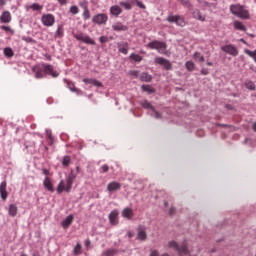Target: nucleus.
<instances>
[{
	"instance_id": "1",
	"label": "nucleus",
	"mask_w": 256,
	"mask_h": 256,
	"mask_svg": "<svg viewBox=\"0 0 256 256\" xmlns=\"http://www.w3.org/2000/svg\"><path fill=\"white\" fill-rule=\"evenodd\" d=\"M230 12L232 15L239 17V19H250L249 10L245 9V6L240 4L230 5Z\"/></svg>"
},
{
	"instance_id": "2",
	"label": "nucleus",
	"mask_w": 256,
	"mask_h": 256,
	"mask_svg": "<svg viewBox=\"0 0 256 256\" xmlns=\"http://www.w3.org/2000/svg\"><path fill=\"white\" fill-rule=\"evenodd\" d=\"M168 247H169V249H173L174 251H177L179 256H184V255L190 254L186 241H184L181 244V246H179V244L175 240H172V241L168 242Z\"/></svg>"
},
{
	"instance_id": "3",
	"label": "nucleus",
	"mask_w": 256,
	"mask_h": 256,
	"mask_svg": "<svg viewBox=\"0 0 256 256\" xmlns=\"http://www.w3.org/2000/svg\"><path fill=\"white\" fill-rule=\"evenodd\" d=\"M147 47H149V49H155L161 55H167V43L163 41L154 40L148 43Z\"/></svg>"
},
{
	"instance_id": "4",
	"label": "nucleus",
	"mask_w": 256,
	"mask_h": 256,
	"mask_svg": "<svg viewBox=\"0 0 256 256\" xmlns=\"http://www.w3.org/2000/svg\"><path fill=\"white\" fill-rule=\"evenodd\" d=\"M73 37L77 41H82V43H85L86 45H95V40H93L91 37H89V35H86L83 32L74 33Z\"/></svg>"
},
{
	"instance_id": "5",
	"label": "nucleus",
	"mask_w": 256,
	"mask_h": 256,
	"mask_svg": "<svg viewBox=\"0 0 256 256\" xmlns=\"http://www.w3.org/2000/svg\"><path fill=\"white\" fill-rule=\"evenodd\" d=\"M166 21H168V23H176L178 27H185V25H187L185 19L179 15H169Z\"/></svg>"
},
{
	"instance_id": "6",
	"label": "nucleus",
	"mask_w": 256,
	"mask_h": 256,
	"mask_svg": "<svg viewBox=\"0 0 256 256\" xmlns=\"http://www.w3.org/2000/svg\"><path fill=\"white\" fill-rule=\"evenodd\" d=\"M41 23L44 27H53L55 25V15L53 14H44L41 17Z\"/></svg>"
},
{
	"instance_id": "7",
	"label": "nucleus",
	"mask_w": 256,
	"mask_h": 256,
	"mask_svg": "<svg viewBox=\"0 0 256 256\" xmlns=\"http://www.w3.org/2000/svg\"><path fill=\"white\" fill-rule=\"evenodd\" d=\"M92 21L96 25H105L109 21V16L105 13L96 14L93 16Z\"/></svg>"
},
{
	"instance_id": "8",
	"label": "nucleus",
	"mask_w": 256,
	"mask_h": 256,
	"mask_svg": "<svg viewBox=\"0 0 256 256\" xmlns=\"http://www.w3.org/2000/svg\"><path fill=\"white\" fill-rule=\"evenodd\" d=\"M221 51H224V53H227L228 55H232V57H237V55H239V50L237 47L231 44L222 46Z\"/></svg>"
},
{
	"instance_id": "9",
	"label": "nucleus",
	"mask_w": 256,
	"mask_h": 256,
	"mask_svg": "<svg viewBox=\"0 0 256 256\" xmlns=\"http://www.w3.org/2000/svg\"><path fill=\"white\" fill-rule=\"evenodd\" d=\"M155 63H158V65L164 66L166 71H171L173 69V64L171 62L163 57H157L155 58Z\"/></svg>"
},
{
	"instance_id": "10",
	"label": "nucleus",
	"mask_w": 256,
	"mask_h": 256,
	"mask_svg": "<svg viewBox=\"0 0 256 256\" xmlns=\"http://www.w3.org/2000/svg\"><path fill=\"white\" fill-rule=\"evenodd\" d=\"M44 65V72L45 75H51V77H59V72L53 68V65L51 64H43Z\"/></svg>"
},
{
	"instance_id": "11",
	"label": "nucleus",
	"mask_w": 256,
	"mask_h": 256,
	"mask_svg": "<svg viewBox=\"0 0 256 256\" xmlns=\"http://www.w3.org/2000/svg\"><path fill=\"white\" fill-rule=\"evenodd\" d=\"M33 73H35L36 79H43L45 77V67L44 64L42 66H35L32 69Z\"/></svg>"
},
{
	"instance_id": "12",
	"label": "nucleus",
	"mask_w": 256,
	"mask_h": 256,
	"mask_svg": "<svg viewBox=\"0 0 256 256\" xmlns=\"http://www.w3.org/2000/svg\"><path fill=\"white\" fill-rule=\"evenodd\" d=\"M0 197L3 201L7 200V197H9V194L7 193V182L3 181L0 184Z\"/></svg>"
},
{
	"instance_id": "13",
	"label": "nucleus",
	"mask_w": 256,
	"mask_h": 256,
	"mask_svg": "<svg viewBox=\"0 0 256 256\" xmlns=\"http://www.w3.org/2000/svg\"><path fill=\"white\" fill-rule=\"evenodd\" d=\"M119 189H121V183H119L117 181H112V182L108 183V185H107V191H109V193L119 191Z\"/></svg>"
},
{
	"instance_id": "14",
	"label": "nucleus",
	"mask_w": 256,
	"mask_h": 256,
	"mask_svg": "<svg viewBox=\"0 0 256 256\" xmlns=\"http://www.w3.org/2000/svg\"><path fill=\"white\" fill-rule=\"evenodd\" d=\"M43 186H44V189H46L50 193H53L55 191V188L53 187V182L51 181V178H49V177H46L43 180Z\"/></svg>"
},
{
	"instance_id": "15",
	"label": "nucleus",
	"mask_w": 256,
	"mask_h": 256,
	"mask_svg": "<svg viewBox=\"0 0 256 256\" xmlns=\"http://www.w3.org/2000/svg\"><path fill=\"white\" fill-rule=\"evenodd\" d=\"M83 83H86V85H94V87H103V83L93 78H84Z\"/></svg>"
},
{
	"instance_id": "16",
	"label": "nucleus",
	"mask_w": 256,
	"mask_h": 256,
	"mask_svg": "<svg viewBox=\"0 0 256 256\" xmlns=\"http://www.w3.org/2000/svg\"><path fill=\"white\" fill-rule=\"evenodd\" d=\"M192 17H193V19H196L197 21H202V22H204L206 19V16L203 15V13H201V10H199V9H195L192 12Z\"/></svg>"
},
{
	"instance_id": "17",
	"label": "nucleus",
	"mask_w": 256,
	"mask_h": 256,
	"mask_svg": "<svg viewBox=\"0 0 256 256\" xmlns=\"http://www.w3.org/2000/svg\"><path fill=\"white\" fill-rule=\"evenodd\" d=\"M118 51L123 55H127L129 53V44L127 42L118 43Z\"/></svg>"
},
{
	"instance_id": "18",
	"label": "nucleus",
	"mask_w": 256,
	"mask_h": 256,
	"mask_svg": "<svg viewBox=\"0 0 256 256\" xmlns=\"http://www.w3.org/2000/svg\"><path fill=\"white\" fill-rule=\"evenodd\" d=\"M121 13H123V9L118 5H114L110 8V15H113L114 17H119Z\"/></svg>"
},
{
	"instance_id": "19",
	"label": "nucleus",
	"mask_w": 256,
	"mask_h": 256,
	"mask_svg": "<svg viewBox=\"0 0 256 256\" xmlns=\"http://www.w3.org/2000/svg\"><path fill=\"white\" fill-rule=\"evenodd\" d=\"M1 23H11V12L4 11L0 16Z\"/></svg>"
},
{
	"instance_id": "20",
	"label": "nucleus",
	"mask_w": 256,
	"mask_h": 256,
	"mask_svg": "<svg viewBox=\"0 0 256 256\" xmlns=\"http://www.w3.org/2000/svg\"><path fill=\"white\" fill-rule=\"evenodd\" d=\"M117 217H119V212L117 210H113L109 214V221L111 225H117Z\"/></svg>"
},
{
	"instance_id": "21",
	"label": "nucleus",
	"mask_w": 256,
	"mask_h": 256,
	"mask_svg": "<svg viewBox=\"0 0 256 256\" xmlns=\"http://www.w3.org/2000/svg\"><path fill=\"white\" fill-rule=\"evenodd\" d=\"M112 29L113 31H127L129 28L121 22H116L112 25Z\"/></svg>"
},
{
	"instance_id": "22",
	"label": "nucleus",
	"mask_w": 256,
	"mask_h": 256,
	"mask_svg": "<svg viewBox=\"0 0 256 256\" xmlns=\"http://www.w3.org/2000/svg\"><path fill=\"white\" fill-rule=\"evenodd\" d=\"M137 239L139 241H147V232L143 228H138V234H137Z\"/></svg>"
},
{
	"instance_id": "23",
	"label": "nucleus",
	"mask_w": 256,
	"mask_h": 256,
	"mask_svg": "<svg viewBox=\"0 0 256 256\" xmlns=\"http://www.w3.org/2000/svg\"><path fill=\"white\" fill-rule=\"evenodd\" d=\"M19 211V208H17V205L15 204H10L8 208V213L10 217H17V213Z\"/></svg>"
},
{
	"instance_id": "24",
	"label": "nucleus",
	"mask_w": 256,
	"mask_h": 256,
	"mask_svg": "<svg viewBox=\"0 0 256 256\" xmlns=\"http://www.w3.org/2000/svg\"><path fill=\"white\" fill-rule=\"evenodd\" d=\"M192 59H194L196 63H205V56H203L201 52H195L192 56Z\"/></svg>"
},
{
	"instance_id": "25",
	"label": "nucleus",
	"mask_w": 256,
	"mask_h": 256,
	"mask_svg": "<svg viewBox=\"0 0 256 256\" xmlns=\"http://www.w3.org/2000/svg\"><path fill=\"white\" fill-rule=\"evenodd\" d=\"M73 219H74L73 215L67 216V217L65 218V220L62 222V227H63L64 229L69 228V227L71 226V223H73Z\"/></svg>"
},
{
	"instance_id": "26",
	"label": "nucleus",
	"mask_w": 256,
	"mask_h": 256,
	"mask_svg": "<svg viewBox=\"0 0 256 256\" xmlns=\"http://www.w3.org/2000/svg\"><path fill=\"white\" fill-rule=\"evenodd\" d=\"M67 186H65V181L61 180L56 188L57 194L61 195V193H63V191L67 192Z\"/></svg>"
},
{
	"instance_id": "27",
	"label": "nucleus",
	"mask_w": 256,
	"mask_h": 256,
	"mask_svg": "<svg viewBox=\"0 0 256 256\" xmlns=\"http://www.w3.org/2000/svg\"><path fill=\"white\" fill-rule=\"evenodd\" d=\"M122 216L125 217L126 219H132L133 218V209L125 208L122 211Z\"/></svg>"
},
{
	"instance_id": "28",
	"label": "nucleus",
	"mask_w": 256,
	"mask_h": 256,
	"mask_svg": "<svg viewBox=\"0 0 256 256\" xmlns=\"http://www.w3.org/2000/svg\"><path fill=\"white\" fill-rule=\"evenodd\" d=\"M234 28L237 29V31H247V27H245L241 21H235Z\"/></svg>"
},
{
	"instance_id": "29",
	"label": "nucleus",
	"mask_w": 256,
	"mask_h": 256,
	"mask_svg": "<svg viewBox=\"0 0 256 256\" xmlns=\"http://www.w3.org/2000/svg\"><path fill=\"white\" fill-rule=\"evenodd\" d=\"M75 180L71 178H66V193H70L73 188V183Z\"/></svg>"
},
{
	"instance_id": "30",
	"label": "nucleus",
	"mask_w": 256,
	"mask_h": 256,
	"mask_svg": "<svg viewBox=\"0 0 256 256\" xmlns=\"http://www.w3.org/2000/svg\"><path fill=\"white\" fill-rule=\"evenodd\" d=\"M117 253H119V251L117 249H108L105 250L102 255L103 256H115Z\"/></svg>"
},
{
	"instance_id": "31",
	"label": "nucleus",
	"mask_w": 256,
	"mask_h": 256,
	"mask_svg": "<svg viewBox=\"0 0 256 256\" xmlns=\"http://www.w3.org/2000/svg\"><path fill=\"white\" fill-rule=\"evenodd\" d=\"M185 67H186L187 71L193 72V71H195V62L186 61L185 62Z\"/></svg>"
},
{
	"instance_id": "32",
	"label": "nucleus",
	"mask_w": 256,
	"mask_h": 256,
	"mask_svg": "<svg viewBox=\"0 0 256 256\" xmlns=\"http://www.w3.org/2000/svg\"><path fill=\"white\" fill-rule=\"evenodd\" d=\"M4 55L5 57L11 58L15 55V52H13V49L11 47L4 48Z\"/></svg>"
},
{
	"instance_id": "33",
	"label": "nucleus",
	"mask_w": 256,
	"mask_h": 256,
	"mask_svg": "<svg viewBox=\"0 0 256 256\" xmlns=\"http://www.w3.org/2000/svg\"><path fill=\"white\" fill-rule=\"evenodd\" d=\"M81 253H83V246H81V244L78 243L73 249V254L81 255Z\"/></svg>"
},
{
	"instance_id": "34",
	"label": "nucleus",
	"mask_w": 256,
	"mask_h": 256,
	"mask_svg": "<svg viewBox=\"0 0 256 256\" xmlns=\"http://www.w3.org/2000/svg\"><path fill=\"white\" fill-rule=\"evenodd\" d=\"M67 87H68V89H70V91H72L73 93H79V89H77L76 87H75V84L73 83V82H70V81H68L67 82Z\"/></svg>"
},
{
	"instance_id": "35",
	"label": "nucleus",
	"mask_w": 256,
	"mask_h": 256,
	"mask_svg": "<svg viewBox=\"0 0 256 256\" xmlns=\"http://www.w3.org/2000/svg\"><path fill=\"white\" fill-rule=\"evenodd\" d=\"M141 81H144L145 83H149V81H151L152 77L151 75L147 74V73H142L140 76Z\"/></svg>"
},
{
	"instance_id": "36",
	"label": "nucleus",
	"mask_w": 256,
	"mask_h": 256,
	"mask_svg": "<svg viewBox=\"0 0 256 256\" xmlns=\"http://www.w3.org/2000/svg\"><path fill=\"white\" fill-rule=\"evenodd\" d=\"M130 59H132L133 61H136V63H141V61H143V57L135 53L130 55Z\"/></svg>"
},
{
	"instance_id": "37",
	"label": "nucleus",
	"mask_w": 256,
	"mask_h": 256,
	"mask_svg": "<svg viewBox=\"0 0 256 256\" xmlns=\"http://www.w3.org/2000/svg\"><path fill=\"white\" fill-rule=\"evenodd\" d=\"M142 90H144L146 93H155V88H153L151 85H142Z\"/></svg>"
},
{
	"instance_id": "38",
	"label": "nucleus",
	"mask_w": 256,
	"mask_h": 256,
	"mask_svg": "<svg viewBox=\"0 0 256 256\" xmlns=\"http://www.w3.org/2000/svg\"><path fill=\"white\" fill-rule=\"evenodd\" d=\"M199 5H201V7H203L204 9L206 8H211L213 4L205 1V0H197Z\"/></svg>"
},
{
	"instance_id": "39",
	"label": "nucleus",
	"mask_w": 256,
	"mask_h": 256,
	"mask_svg": "<svg viewBox=\"0 0 256 256\" xmlns=\"http://www.w3.org/2000/svg\"><path fill=\"white\" fill-rule=\"evenodd\" d=\"M82 17L84 21H88V19H91V12L89 11V8L83 11Z\"/></svg>"
},
{
	"instance_id": "40",
	"label": "nucleus",
	"mask_w": 256,
	"mask_h": 256,
	"mask_svg": "<svg viewBox=\"0 0 256 256\" xmlns=\"http://www.w3.org/2000/svg\"><path fill=\"white\" fill-rule=\"evenodd\" d=\"M244 85L246 89H249L250 91H255V83H253L252 81H246Z\"/></svg>"
},
{
	"instance_id": "41",
	"label": "nucleus",
	"mask_w": 256,
	"mask_h": 256,
	"mask_svg": "<svg viewBox=\"0 0 256 256\" xmlns=\"http://www.w3.org/2000/svg\"><path fill=\"white\" fill-rule=\"evenodd\" d=\"M142 107L144 109H151V111H155V107H153V105H151L147 100L142 102Z\"/></svg>"
},
{
	"instance_id": "42",
	"label": "nucleus",
	"mask_w": 256,
	"mask_h": 256,
	"mask_svg": "<svg viewBox=\"0 0 256 256\" xmlns=\"http://www.w3.org/2000/svg\"><path fill=\"white\" fill-rule=\"evenodd\" d=\"M119 5L121 7H124V9H126V11H131L133 9V6H131V4L128 2H120Z\"/></svg>"
},
{
	"instance_id": "43",
	"label": "nucleus",
	"mask_w": 256,
	"mask_h": 256,
	"mask_svg": "<svg viewBox=\"0 0 256 256\" xmlns=\"http://www.w3.org/2000/svg\"><path fill=\"white\" fill-rule=\"evenodd\" d=\"M69 163H71V157L64 156L63 161H62V165L64 167H69Z\"/></svg>"
},
{
	"instance_id": "44",
	"label": "nucleus",
	"mask_w": 256,
	"mask_h": 256,
	"mask_svg": "<svg viewBox=\"0 0 256 256\" xmlns=\"http://www.w3.org/2000/svg\"><path fill=\"white\" fill-rule=\"evenodd\" d=\"M178 1H180L181 5H184V7H188V9H191V7H193V4H191L189 0H178Z\"/></svg>"
},
{
	"instance_id": "45",
	"label": "nucleus",
	"mask_w": 256,
	"mask_h": 256,
	"mask_svg": "<svg viewBox=\"0 0 256 256\" xmlns=\"http://www.w3.org/2000/svg\"><path fill=\"white\" fill-rule=\"evenodd\" d=\"M30 9H33V11H41L43 9V6L37 3H34L30 6Z\"/></svg>"
},
{
	"instance_id": "46",
	"label": "nucleus",
	"mask_w": 256,
	"mask_h": 256,
	"mask_svg": "<svg viewBox=\"0 0 256 256\" xmlns=\"http://www.w3.org/2000/svg\"><path fill=\"white\" fill-rule=\"evenodd\" d=\"M80 7L84 10L89 9V2L87 0H84L82 2H79Z\"/></svg>"
},
{
	"instance_id": "47",
	"label": "nucleus",
	"mask_w": 256,
	"mask_h": 256,
	"mask_svg": "<svg viewBox=\"0 0 256 256\" xmlns=\"http://www.w3.org/2000/svg\"><path fill=\"white\" fill-rule=\"evenodd\" d=\"M132 3H136L137 7H139L140 9H147L145 4H143V2H141L139 0H132Z\"/></svg>"
},
{
	"instance_id": "48",
	"label": "nucleus",
	"mask_w": 256,
	"mask_h": 256,
	"mask_svg": "<svg viewBox=\"0 0 256 256\" xmlns=\"http://www.w3.org/2000/svg\"><path fill=\"white\" fill-rule=\"evenodd\" d=\"M55 37H57L58 39H61V37H63V28L58 27V29L55 33Z\"/></svg>"
},
{
	"instance_id": "49",
	"label": "nucleus",
	"mask_w": 256,
	"mask_h": 256,
	"mask_svg": "<svg viewBox=\"0 0 256 256\" xmlns=\"http://www.w3.org/2000/svg\"><path fill=\"white\" fill-rule=\"evenodd\" d=\"M70 13H72V15H77V13H79V7L77 6H71L70 7Z\"/></svg>"
},
{
	"instance_id": "50",
	"label": "nucleus",
	"mask_w": 256,
	"mask_h": 256,
	"mask_svg": "<svg viewBox=\"0 0 256 256\" xmlns=\"http://www.w3.org/2000/svg\"><path fill=\"white\" fill-rule=\"evenodd\" d=\"M67 178L75 181V179H77V174L73 170H71L70 173L68 174Z\"/></svg>"
},
{
	"instance_id": "51",
	"label": "nucleus",
	"mask_w": 256,
	"mask_h": 256,
	"mask_svg": "<svg viewBox=\"0 0 256 256\" xmlns=\"http://www.w3.org/2000/svg\"><path fill=\"white\" fill-rule=\"evenodd\" d=\"M100 43H107L109 41V38L107 36H101L99 38Z\"/></svg>"
},
{
	"instance_id": "52",
	"label": "nucleus",
	"mask_w": 256,
	"mask_h": 256,
	"mask_svg": "<svg viewBox=\"0 0 256 256\" xmlns=\"http://www.w3.org/2000/svg\"><path fill=\"white\" fill-rule=\"evenodd\" d=\"M102 173H107L109 171V165L105 164L101 166Z\"/></svg>"
},
{
	"instance_id": "53",
	"label": "nucleus",
	"mask_w": 256,
	"mask_h": 256,
	"mask_svg": "<svg viewBox=\"0 0 256 256\" xmlns=\"http://www.w3.org/2000/svg\"><path fill=\"white\" fill-rule=\"evenodd\" d=\"M42 173H43V175H45L46 177H49V175H51V173L49 172V170L48 169H42Z\"/></svg>"
},
{
	"instance_id": "54",
	"label": "nucleus",
	"mask_w": 256,
	"mask_h": 256,
	"mask_svg": "<svg viewBox=\"0 0 256 256\" xmlns=\"http://www.w3.org/2000/svg\"><path fill=\"white\" fill-rule=\"evenodd\" d=\"M152 111L155 114L156 119H161V113L157 112V110H155V108Z\"/></svg>"
},
{
	"instance_id": "55",
	"label": "nucleus",
	"mask_w": 256,
	"mask_h": 256,
	"mask_svg": "<svg viewBox=\"0 0 256 256\" xmlns=\"http://www.w3.org/2000/svg\"><path fill=\"white\" fill-rule=\"evenodd\" d=\"M201 75H209V70L203 68L201 71H200Z\"/></svg>"
},
{
	"instance_id": "56",
	"label": "nucleus",
	"mask_w": 256,
	"mask_h": 256,
	"mask_svg": "<svg viewBox=\"0 0 256 256\" xmlns=\"http://www.w3.org/2000/svg\"><path fill=\"white\" fill-rule=\"evenodd\" d=\"M175 214V208L174 207H171L169 209V215H174Z\"/></svg>"
},
{
	"instance_id": "57",
	"label": "nucleus",
	"mask_w": 256,
	"mask_h": 256,
	"mask_svg": "<svg viewBox=\"0 0 256 256\" xmlns=\"http://www.w3.org/2000/svg\"><path fill=\"white\" fill-rule=\"evenodd\" d=\"M60 5H67V0H57Z\"/></svg>"
},
{
	"instance_id": "58",
	"label": "nucleus",
	"mask_w": 256,
	"mask_h": 256,
	"mask_svg": "<svg viewBox=\"0 0 256 256\" xmlns=\"http://www.w3.org/2000/svg\"><path fill=\"white\" fill-rule=\"evenodd\" d=\"M26 41L27 43H35V40H33V38H27Z\"/></svg>"
},
{
	"instance_id": "59",
	"label": "nucleus",
	"mask_w": 256,
	"mask_h": 256,
	"mask_svg": "<svg viewBox=\"0 0 256 256\" xmlns=\"http://www.w3.org/2000/svg\"><path fill=\"white\" fill-rule=\"evenodd\" d=\"M2 29H3L4 31H9V26H2Z\"/></svg>"
},
{
	"instance_id": "60",
	"label": "nucleus",
	"mask_w": 256,
	"mask_h": 256,
	"mask_svg": "<svg viewBox=\"0 0 256 256\" xmlns=\"http://www.w3.org/2000/svg\"><path fill=\"white\" fill-rule=\"evenodd\" d=\"M85 245H86V247H89V245H91V241L87 240V241L85 242Z\"/></svg>"
},
{
	"instance_id": "61",
	"label": "nucleus",
	"mask_w": 256,
	"mask_h": 256,
	"mask_svg": "<svg viewBox=\"0 0 256 256\" xmlns=\"http://www.w3.org/2000/svg\"><path fill=\"white\" fill-rule=\"evenodd\" d=\"M240 41H241V43H243L244 45H247V41H245V39L241 38Z\"/></svg>"
},
{
	"instance_id": "62",
	"label": "nucleus",
	"mask_w": 256,
	"mask_h": 256,
	"mask_svg": "<svg viewBox=\"0 0 256 256\" xmlns=\"http://www.w3.org/2000/svg\"><path fill=\"white\" fill-rule=\"evenodd\" d=\"M208 67H213V62H207Z\"/></svg>"
},
{
	"instance_id": "63",
	"label": "nucleus",
	"mask_w": 256,
	"mask_h": 256,
	"mask_svg": "<svg viewBox=\"0 0 256 256\" xmlns=\"http://www.w3.org/2000/svg\"><path fill=\"white\" fill-rule=\"evenodd\" d=\"M128 237H129V239H131V237H133V233L128 232Z\"/></svg>"
},
{
	"instance_id": "64",
	"label": "nucleus",
	"mask_w": 256,
	"mask_h": 256,
	"mask_svg": "<svg viewBox=\"0 0 256 256\" xmlns=\"http://www.w3.org/2000/svg\"><path fill=\"white\" fill-rule=\"evenodd\" d=\"M164 205H165V207H169V202L165 201Z\"/></svg>"
}]
</instances>
